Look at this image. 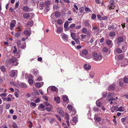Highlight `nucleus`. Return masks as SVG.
<instances>
[{"instance_id":"64","label":"nucleus","mask_w":128,"mask_h":128,"mask_svg":"<svg viewBox=\"0 0 128 128\" xmlns=\"http://www.w3.org/2000/svg\"><path fill=\"white\" fill-rule=\"evenodd\" d=\"M108 17L106 16H102V18H101L102 20H106Z\"/></svg>"},{"instance_id":"27","label":"nucleus","mask_w":128,"mask_h":128,"mask_svg":"<svg viewBox=\"0 0 128 128\" xmlns=\"http://www.w3.org/2000/svg\"><path fill=\"white\" fill-rule=\"evenodd\" d=\"M20 86L22 88H26L27 87V86L24 83H21L20 84Z\"/></svg>"},{"instance_id":"57","label":"nucleus","mask_w":128,"mask_h":128,"mask_svg":"<svg viewBox=\"0 0 128 128\" xmlns=\"http://www.w3.org/2000/svg\"><path fill=\"white\" fill-rule=\"evenodd\" d=\"M54 120V119H51L49 120V122L50 124H52Z\"/></svg>"},{"instance_id":"31","label":"nucleus","mask_w":128,"mask_h":128,"mask_svg":"<svg viewBox=\"0 0 128 128\" xmlns=\"http://www.w3.org/2000/svg\"><path fill=\"white\" fill-rule=\"evenodd\" d=\"M114 26L113 25L109 26H108V29L109 30H111L112 29H114Z\"/></svg>"},{"instance_id":"14","label":"nucleus","mask_w":128,"mask_h":128,"mask_svg":"<svg viewBox=\"0 0 128 128\" xmlns=\"http://www.w3.org/2000/svg\"><path fill=\"white\" fill-rule=\"evenodd\" d=\"M62 99L64 102H68V96H62Z\"/></svg>"},{"instance_id":"6","label":"nucleus","mask_w":128,"mask_h":128,"mask_svg":"<svg viewBox=\"0 0 128 128\" xmlns=\"http://www.w3.org/2000/svg\"><path fill=\"white\" fill-rule=\"evenodd\" d=\"M16 24V22L15 20H12L10 24V30H13V28L15 26V25Z\"/></svg>"},{"instance_id":"44","label":"nucleus","mask_w":128,"mask_h":128,"mask_svg":"<svg viewBox=\"0 0 128 128\" xmlns=\"http://www.w3.org/2000/svg\"><path fill=\"white\" fill-rule=\"evenodd\" d=\"M96 103L97 106L99 107L100 106L101 103L99 102L98 100L96 102Z\"/></svg>"},{"instance_id":"62","label":"nucleus","mask_w":128,"mask_h":128,"mask_svg":"<svg viewBox=\"0 0 128 128\" xmlns=\"http://www.w3.org/2000/svg\"><path fill=\"white\" fill-rule=\"evenodd\" d=\"M6 93H2L0 95V96H1L5 97L6 96Z\"/></svg>"},{"instance_id":"1","label":"nucleus","mask_w":128,"mask_h":128,"mask_svg":"<svg viewBox=\"0 0 128 128\" xmlns=\"http://www.w3.org/2000/svg\"><path fill=\"white\" fill-rule=\"evenodd\" d=\"M8 62L10 63V64L14 66H17L18 64L17 58L14 56H12L10 60H7L6 63V64Z\"/></svg>"},{"instance_id":"49","label":"nucleus","mask_w":128,"mask_h":128,"mask_svg":"<svg viewBox=\"0 0 128 128\" xmlns=\"http://www.w3.org/2000/svg\"><path fill=\"white\" fill-rule=\"evenodd\" d=\"M68 108L70 110H71L72 109V107L70 105H68Z\"/></svg>"},{"instance_id":"29","label":"nucleus","mask_w":128,"mask_h":128,"mask_svg":"<svg viewBox=\"0 0 128 128\" xmlns=\"http://www.w3.org/2000/svg\"><path fill=\"white\" fill-rule=\"evenodd\" d=\"M118 111L120 112H123L124 110V107L120 106L118 109Z\"/></svg>"},{"instance_id":"22","label":"nucleus","mask_w":128,"mask_h":128,"mask_svg":"<svg viewBox=\"0 0 128 128\" xmlns=\"http://www.w3.org/2000/svg\"><path fill=\"white\" fill-rule=\"evenodd\" d=\"M106 43L107 45L109 46L112 44V41L108 39L106 40Z\"/></svg>"},{"instance_id":"36","label":"nucleus","mask_w":128,"mask_h":128,"mask_svg":"<svg viewBox=\"0 0 128 128\" xmlns=\"http://www.w3.org/2000/svg\"><path fill=\"white\" fill-rule=\"evenodd\" d=\"M84 25L86 26H89L90 24L89 23V20H87L85 21L84 22Z\"/></svg>"},{"instance_id":"17","label":"nucleus","mask_w":128,"mask_h":128,"mask_svg":"<svg viewBox=\"0 0 128 128\" xmlns=\"http://www.w3.org/2000/svg\"><path fill=\"white\" fill-rule=\"evenodd\" d=\"M77 121V118L76 117H74L72 119V122H71V123L72 124L74 125L76 124Z\"/></svg>"},{"instance_id":"34","label":"nucleus","mask_w":128,"mask_h":128,"mask_svg":"<svg viewBox=\"0 0 128 128\" xmlns=\"http://www.w3.org/2000/svg\"><path fill=\"white\" fill-rule=\"evenodd\" d=\"M126 76H125L124 79V82L125 83H127L128 82V78Z\"/></svg>"},{"instance_id":"54","label":"nucleus","mask_w":128,"mask_h":128,"mask_svg":"<svg viewBox=\"0 0 128 128\" xmlns=\"http://www.w3.org/2000/svg\"><path fill=\"white\" fill-rule=\"evenodd\" d=\"M107 95V93L106 92H104L102 93V95L104 97H105Z\"/></svg>"},{"instance_id":"16","label":"nucleus","mask_w":128,"mask_h":128,"mask_svg":"<svg viewBox=\"0 0 128 128\" xmlns=\"http://www.w3.org/2000/svg\"><path fill=\"white\" fill-rule=\"evenodd\" d=\"M115 53L117 52L118 54H120L122 52V51L119 48H117L115 49L114 50Z\"/></svg>"},{"instance_id":"33","label":"nucleus","mask_w":128,"mask_h":128,"mask_svg":"<svg viewBox=\"0 0 128 128\" xmlns=\"http://www.w3.org/2000/svg\"><path fill=\"white\" fill-rule=\"evenodd\" d=\"M60 14L59 12H56L55 14V16L56 17L58 18L60 17Z\"/></svg>"},{"instance_id":"8","label":"nucleus","mask_w":128,"mask_h":128,"mask_svg":"<svg viewBox=\"0 0 128 128\" xmlns=\"http://www.w3.org/2000/svg\"><path fill=\"white\" fill-rule=\"evenodd\" d=\"M44 84V83L43 82H36L35 84V86L36 87L40 88Z\"/></svg>"},{"instance_id":"32","label":"nucleus","mask_w":128,"mask_h":128,"mask_svg":"<svg viewBox=\"0 0 128 128\" xmlns=\"http://www.w3.org/2000/svg\"><path fill=\"white\" fill-rule=\"evenodd\" d=\"M116 35V33L114 32H111L109 34L110 36L112 37Z\"/></svg>"},{"instance_id":"18","label":"nucleus","mask_w":128,"mask_h":128,"mask_svg":"<svg viewBox=\"0 0 128 128\" xmlns=\"http://www.w3.org/2000/svg\"><path fill=\"white\" fill-rule=\"evenodd\" d=\"M62 38L63 40L65 41H66L68 38V36L65 34L62 35Z\"/></svg>"},{"instance_id":"23","label":"nucleus","mask_w":128,"mask_h":128,"mask_svg":"<svg viewBox=\"0 0 128 128\" xmlns=\"http://www.w3.org/2000/svg\"><path fill=\"white\" fill-rule=\"evenodd\" d=\"M62 28L61 27H59L57 28L56 32L57 33L59 34L62 32Z\"/></svg>"},{"instance_id":"2","label":"nucleus","mask_w":128,"mask_h":128,"mask_svg":"<svg viewBox=\"0 0 128 128\" xmlns=\"http://www.w3.org/2000/svg\"><path fill=\"white\" fill-rule=\"evenodd\" d=\"M92 55L94 60L96 61L100 60L102 58V56L99 54L94 53Z\"/></svg>"},{"instance_id":"63","label":"nucleus","mask_w":128,"mask_h":128,"mask_svg":"<svg viewBox=\"0 0 128 128\" xmlns=\"http://www.w3.org/2000/svg\"><path fill=\"white\" fill-rule=\"evenodd\" d=\"M56 116L57 117V118H58V120L60 121H61V118H60V116L56 114Z\"/></svg>"},{"instance_id":"37","label":"nucleus","mask_w":128,"mask_h":128,"mask_svg":"<svg viewBox=\"0 0 128 128\" xmlns=\"http://www.w3.org/2000/svg\"><path fill=\"white\" fill-rule=\"evenodd\" d=\"M69 22L68 21L65 22L64 24V27L65 28H67L68 26Z\"/></svg>"},{"instance_id":"15","label":"nucleus","mask_w":128,"mask_h":128,"mask_svg":"<svg viewBox=\"0 0 128 128\" xmlns=\"http://www.w3.org/2000/svg\"><path fill=\"white\" fill-rule=\"evenodd\" d=\"M118 83L120 86H122L123 85V83L122 82V79H120L118 81Z\"/></svg>"},{"instance_id":"19","label":"nucleus","mask_w":128,"mask_h":128,"mask_svg":"<svg viewBox=\"0 0 128 128\" xmlns=\"http://www.w3.org/2000/svg\"><path fill=\"white\" fill-rule=\"evenodd\" d=\"M88 51L86 49H84L82 50V54L84 55H87L88 54Z\"/></svg>"},{"instance_id":"50","label":"nucleus","mask_w":128,"mask_h":128,"mask_svg":"<svg viewBox=\"0 0 128 128\" xmlns=\"http://www.w3.org/2000/svg\"><path fill=\"white\" fill-rule=\"evenodd\" d=\"M14 128H18L15 122H13L12 124Z\"/></svg>"},{"instance_id":"51","label":"nucleus","mask_w":128,"mask_h":128,"mask_svg":"<svg viewBox=\"0 0 128 128\" xmlns=\"http://www.w3.org/2000/svg\"><path fill=\"white\" fill-rule=\"evenodd\" d=\"M75 26L76 25L74 24H72L70 25L69 27L70 28H72L75 27Z\"/></svg>"},{"instance_id":"21","label":"nucleus","mask_w":128,"mask_h":128,"mask_svg":"<svg viewBox=\"0 0 128 128\" xmlns=\"http://www.w3.org/2000/svg\"><path fill=\"white\" fill-rule=\"evenodd\" d=\"M24 34L26 36H29L30 34V32L28 30H26L24 31Z\"/></svg>"},{"instance_id":"20","label":"nucleus","mask_w":128,"mask_h":128,"mask_svg":"<svg viewBox=\"0 0 128 128\" xmlns=\"http://www.w3.org/2000/svg\"><path fill=\"white\" fill-rule=\"evenodd\" d=\"M23 17L25 18H28L30 17V15L28 14L25 13L23 14Z\"/></svg>"},{"instance_id":"3","label":"nucleus","mask_w":128,"mask_h":128,"mask_svg":"<svg viewBox=\"0 0 128 128\" xmlns=\"http://www.w3.org/2000/svg\"><path fill=\"white\" fill-rule=\"evenodd\" d=\"M114 93L113 92H109L108 93L106 98V100L108 101H113L115 100V99L113 98V97L114 96Z\"/></svg>"},{"instance_id":"47","label":"nucleus","mask_w":128,"mask_h":128,"mask_svg":"<svg viewBox=\"0 0 128 128\" xmlns=\"http://www.w3.org/2000/svg\"><path fill=\"white\" fill-rule=\"evenodd\" d=\"M93 110L94 111L98 112L99 111V109L97 107H94L93 108Z\"/></svg>"},{"instance_id":"7","label":"nucleus","mask_w":128,"mask_h":128,"mask_svg":"<svg viewBox=\"0 0 128 128\" xmlns=\"http://www.w3.org/2000/svg\"><path fill=\"white\" fill-rule=\"evenodd\" d=\"M57 111L61 116H63L64 115V112L62 109L60 108H57Z\"/></svg>"},{"instance_id":"12","label":"nucleus","mask_w":128,"mask_h":128,"mask_svg":"<svg viewBox=\"0 0 128 128\" xmlns=\"http://www.w3.org/2000/svg\"><path fill=\"white\" fill-rule=\"evenodd\" d=\"M115 88V85L114 84H112L110 85L109 87L108 88V89L109 90H114Z\"/></svg>"},{"instance_id":"11","label":"nucleus","mask_w":128,"mask_h":128,"mask_svg":"<svg viewBox=\"0 0 128 128\" xmlns=\"http://www.w3.org/2000/svg\"><path fill=\"white\" fill-rule=\"evenodd\" d=\"M127 60V59L125 58L123 60L122 63L121 64V66H126L128 64V62L126 61V60Z\"/></svg>"},{"instance_id":"10","label":"nucleus","mask_w":128,"mask_h":128,"mask_svg":"<svg viewBox=\"0 0 128 128\" xmlns=\"http://www.w3.org/2000/svg\"><path fill=\"white\" fill-rule=\"evenodd\" d=\"M114 0H111L110 2V7L109 8H113L115 7L114 3Z\"/></svg>"},{"instance_id":"13","label":"nucleus","mask_w":128,"mask_h":128,"mask_svg":"<svg viewBox=\"0 0 128 128\" xmlns=\"http://www.w3.org/2000/svg\"><path fill=\"white\" fill-rule=\"evenodd\" d=\"M50 1L48 0H47L45 1L44 5L46 8H48L50 6Z\"/></svg>"},{"instance_id":"42","label":"nucleus","mask_w":128,"mask_h":128,"mask_svg":"<svg viewBox=\"0 0 128 128\" xmlns=\"http://www.w3.org/2000/svg\"><path fill=\"white\" fill-rule=\"evenodd\" d=\"M42 80V78L40 76H39L36 79L35 81H40Z\"/></svg>"},{"instance_id":"26","label":"nucleus","mask_w":128,"mask_h":128,"mask_svg":"<svg viewBox=\"0 0 128 128\" xmlns=\"http://www.w3.org/2000/svg\"><path fill=\"white\" fill-rule=\"evenodd\" d=\"M54 100L55 101H56V102L58 103H59L60 102V99L59 97H55L54 98Z\"/></svg>"},{"instance_id":"5","label":"nucleus","mask_w":128,"mask_h":128,"mask_svg":"<svg viewBox=\"0 0 128 128\" xmlns=\"http://www.w3.org/2000/svg\"><path fill=\"white\" fill-rule=\"evenodd\" d=\"M17 74L18 71L17 70H11L10 72V76L11 77H14V76H16Z\"/></svg>"},{"instance_id":"55","label":"nucleus","mask_w":128,"mask_h":128,"mask_svg":"<svg viewBox=\"0 0 128 128\" xmlns=\"http://www.w3.org/2000/svg\"><path fill=\"white\" fill-rule=\"evenodd\" d=\"M96 16L94 14H92V16L91 18L93 20H94L96 18Z\"/></svg>"},{"instance_id":"48","label":"nucleus","mask_w":128,"mask_h":128,"mask_svg":"<svg viewBox=\"0 0 128 128\" xmlns=\"http://www.w3.org/2000/svg\"><path fill=\"white\" fill-rule=\"evenodd\" d=\"M81 37L82 39H84L86 38V35L83 34H82L81 35Z\"/></svg>"},{"instance_id":"58","label":"nucleus","mask_w":128,"mask_h":128,"mask_svg":"<svg viewBox=\"0 0 128 128\" xmlns=\"http://www.w3.org/2000/svg\"><path fill=\"white\" fill-rule=\"evenodd\" d=\"M21 41L20 40H18L17 41V44L18 45L20 46V45Z\"/></svg>"},{"instance_id":"39","label":"nucleus","mask_w":128,"mask_h":128,"mask_svg":"<svg viewBox=\"0 0 128 128\" xmlns=\"http://www.w3.org/2000/svg\"><path fill=\"white\" fill-rule=\"evenodd\" d=\"M73 40L78 44H80L79 40L78 38H75Z\"/></svg>"},{"instance_id":"52","label":"nucleus","mask_w":128,"mask_h":128,"mask_svg":"<svg viewBox=\"0 0 128 128\" xmlns=\"http://www.w3.org/2000/svg\"><path fill=\"white\" fill-rule=\"evenodd\" d=\"M65 117L66 118L67 120H69V115L67 113H66L65 114Z\"/></svg>"},{"instance_id":"61","label":"nucleus","mask_w":128,"mask_h":128,"mask_svg":"<svg viewBox=\"0 0 128 128\" xmlns=\"http://www.w3.org/2000/svg\"><path fill=\"white\" fill-rule=\"evenodd\" d=\"M33 74L35 75H36L38 74V72H36L35 71H34L33 72Z\"/></svg>"},{"instance_id":"4","label":"nucleus","mask_w":128,"mask_h":128,"mask_svg":"<svg viewBox=\"0 0 128 128\" xmlns=\"http://www.w3.org/2000/svg\"><path fill=\"white\" fill-rule=\"evenodd\" d=\"M82 32L83 33L86 34L89 37H90L91 35V31L88 30L85 28H84L82 29Z\"/></svg>"},{"instance_id":"38","label":"nucleus","mask_w":128,"mask_h":128,"mask_svg":"<svg viewBox=\"0 0 128 128\" xmlns=\"http://www.w3.org/2000/svg\"><path fill=\"white\" fill-rule=\"evenodd\" d=\"M51 90L53 91H56L57 90V88L54 86H52L51 87Z\"/></svg>"},{"instance_id":"40","label":"nucleus","mask_w":128,"mask_h":128,"mask_svg":"<svg viewBox=\"0 0 128 128\" xmlns=\"http://www.w3.org/2000/svg\"><path fill=\"white\" fill-rule=\"evenodd\" d=\"M14 50H13V52H12V53L15 54L17 51V49L16 48V47L15 46H14Z\"/></svg>"},{"instance_id":"45","label":"nucleus","mask_w":128,"mask_h":128,"mask_svg":"<svg viewBox=\"0 0 128 128\" xmlns=\"http://www.w3.org/2000/svg\"><path fill=\"white\" fill-rule=\"evenodd\" d=\"M57 24H60L62 23V21L61 20L59 19L57 22Z\"/></svg>"},{"instance_id":"56","label":"nucleus","mask_w":128,"mask_h":128,"mask_svg":"<svg viewBox=\"0 0 128 128\" xmlns=\"http://www.w3.org/2000/svg\"><path fill=\"white\" fill-rule=\"evenodd\" d=\"M40 7H43L44 6V2H41L40 4Z\"/></svg>"},{"instance_id":"30","label":"nucleus","mask_w":128,"mask_h":128,"mask_svg":"<svg viewBox=\"0 0 128 128\" xmlns=\"http://www.w3.org/2000/svg\"><path fill=\"white\" fill-rule=\"evenodd\" d=\"M19 92V91L18 90L16 89L15 90L14 95L16 98L18 97V93Z\"/></svg>"},{"instance_id":"59","label":"nucleus","mask_w":128,"mask_h":128,"mask_svg":"<svg viewBox=\"0 0 128 128\" xmlns=\"http://www.w3.org/2000/svg\"><path fill=\"white\" fill-rule=\"evenodd\" d=\"M23 10L24 11L26 12H30V11L29 10V8H23Z\"/></svg>"},{"instance_id":"24","label":"nucleus","mask_w":128,"mask_h":128,"mask_svg":"<svg viewBox=\"0 0 128 128\" xmlns=\"http://www.w3.org/2000/svg\"><path fill=\"white\" fill-rule=\"evenodd\" d=\"M0 70L1 71L4 72H5L6 71V68L5 66H2L0 67Z\"/></svg>"},{"instance_id":"60","label":"nucleus","mask_w":128,"mask_h":128,"mask_svg":"<svg viewBox=\"0 0 128 128\" xmlns=\"http://www.w3.org/2000/svg\"><path fill=\"white\" fill-rule=\"evenodd\" d=\"M10 107V105L9 104H7L6 106V109H8Z\"/></svg>"},{"instance_id":"53","label":"nucleus","mask_w":128,"mask_h":128,"mask_svg":"<svg viewBox=\"0 0 128 128\" xmlns=\"http://www.w3.org/2000/svg\"><path fill=\"white\" fill-rule=\"evenodd\" d=\"M96 120L98 122H100L101 121V119L99 117H96L95 118Z\"/></svg>"},{"instance_id":"41","label":"nucleus","mask_w":128,"mask_h":128,"mask_svg":"<svg viewBox=\"0 0 128 128\" xmlns=\"http://www.w3.org/2000/svg\"><path fill=\"white\" fill-rule=\"evenodd\" d=\"M71 37L72 39L73 40L76 38L75 36H76V34L74 33H71L70 34Z\"/></svg>"},{"instance_id":"46","label":"nucleus","mask_w":128,"mask_h":128,"mask_svg":"<svg viewBox=\"0 0 128 128\" xmlns=\"http://www.w3.org/2000/svg\"><path fill=\"white\" fill-rule=\"evenodd\" d=\"M118 59L120 60L123 58V56L122 54L118 55Z\"/></svg>"},{"instance_id":"28","label":"nucleus","mask_w":128,"mask_h":128,"mask_svg":"<svg viewBox=\"0 0 128 128\" xmlns=\"http://www.w3.org/2000/svg\"><path fill=\"white\" fill-rule=\"evenodd\" d=\"M28 82L30 84H32L33 83V79L32 77H31L30 78H29Z\"/></svg>"},{"instance_id":"43","label":"nucleus","mask_w":128,"mask_h":128,"mask_svg":"<svg viewBox=\"0 0 128 128\" xmlns=\"http://www.w3.org/2000/svg\"><path fill=\"white\" fill-rule=\"evenodd\" d=\"M20 32H17L15 34L14 36L16 38L20 36Z\"/></svg>"},{"instance_id":"9","label":"nucleus","mask_w":128,"mask_h":128,"mask_svg":"<svg viewBox=\"0 0 128 128\" xmlns=\"http://www.w3.org/2000/svg\"><path fill=\"white\" fill-rule=\"evenodd\" d=\"M84 69L86 70H89L91 68L90 65L88 64H85L84 65Z\"/></svg>"},{"instance_id":"25","label":"nucleus","mask_w":128,"mask_h":128,"mask_svg":"<svg viewBox=\"0 0 128 128\" xmlns=\"http://www.w3.org/2000/svg\"><path fill=\"white\" fill-rule=\"evenodd\" d=\"M118 42H122L124 40V39L122 37H118L117 39Z\"/></svg>"},{"instance_id":"35","label":"nucleus","mask_w":128,"mask_h":128,"mask_svg":"<svg viewBox=\"0 0 128 128\" xmlns=\"http://www.w3.org/2000/svg\"><path fill=\"white\" fill-rule=\"evenodd\" d=\"M102 51L106 53L108 51V49L106 47H104L102 48Z\"/></svg>"}]
</instances>
